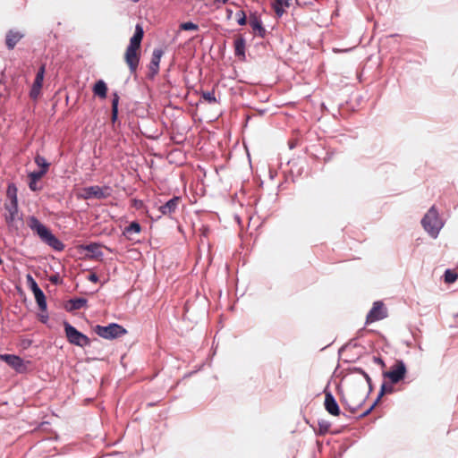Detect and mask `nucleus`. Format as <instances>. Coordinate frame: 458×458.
<instances>
[{
	"label": "nucleus",
	"mask_w": 458,
	"mask_h": 458,
	"mask_svg": "<svg viewBox=\"0 0 458 458\" xmlns=\"http://www.w3.org/2000/svg\"><path fill=\"white\" fill-rule=\"evenodd\" d=\"M406 366L403 360H395L388 371L383 372V377L385 378H388L390 384L386 382L382 384L375 404L385 394H391L394 392V386L392 385L397 384L403 380L406 375Z\"/></svg>",
	"instance_id": "nucleus-1"
},
{
	"label": "nucleus",
	"mask_w": 458,
	"mask_h": 458,
	"mask_svg": "<svg viewBox=\"0 0 458 458\" xmlns=\"http://www.w3.org/2000/svg\"><path fill=\"white\" fill-rule=\"evenodd\" d=\"M28 225L29 227L36 233L40 240L53 248L55 250H63L64 249V244L55 236L51 231L45 226L37 217L30 216L28 218Z\"/></svg>",
	"instance_id": "nucleus-2"
},
{
	"label": "nucleus",
	"mask_w": 458,
	"mask_h": 458,
	"mask_svg": "<svg viewBox=\"0 0 458 458\" xmlns=\"http://www.w3.org/2000/svg\"><path fill=\"white\" fill-rule=\"evenodd\" d=\"M5 222L10 230L18 232L23 226V220L18 213V203L16 196H13L11 202L5 205Z\"/></svg>",
	"instance_id": "nucleus-3"
},
{
	"label": "nucleus",
	"mask_w": 458,
	"mask_h": 458,
	"mask_svg": "<svg viewBox=\"0 0 458 458\" xmlns=\"http://www.w3.org/2000/svg\"><path fill=\"white\" fill-rule=\"evenodd\" d=\"M421 225L431 237L436 238L438 235L439 231L443 226V223L440 220L438 213L434 206L431 207L424 216L421 220Z\"/></svg>",
	"instance_id": "nucleus-4"
},
{
	"label": "nucleus",
	"mask_w": 458,
	"mask_h": 458,
	"mask_svg": "<svg viewBox=\"0 0 458 458\" xmlns=\"http://www.w3.org/2000/svg\"><path fill=\"white\" fill-rule=\"evenodd\" d=\"M95 332L98 335L105 339H114L124 335L126 329L116 323L109 324L108 326H96Z\"/></svg>",
	"instance_id": "nucleus-5"
},
{
	"label": "nucleus",
	"mask_w": 458,
	"mask_h": 458,
	"mask_svg": "<svg viewBox=\"0 0 458 458\" xmlns=\"http://www.w3.org/2000/svg\"><path fill=\"white\" fill-rule=\"evenodd\" d=\"M65 335L69 343L72 344L84 347L89 344V339L87 335L79 332L74 327L70 325L68 322L64 323Z\"/></svg>",
	"instance_id": "nucleus-6"
},
{
	"label": "nucleus",
	"mask_w": 458,
	"mask_h": 458,
	"mask_svg": "<svg viewBox=\"0 0 458 458\" xmlns=\"http://www.w3.org/2000/svg\"><path fill=\"white\" fill-rule=\"evenodd\" d=\"M0 360L7 363L11 368L18 373H24L28 369V364L21 357L13 354H0Z\"/></svg>",
	"instance_id": "nucleus-7"
},
{
	"label": "nucleus",
	"mask_w": 458,
	"mask_h": 458,
	"mask_svg": "<svg viewBox=\"0 0 458 458\" xmlns=\"http://www.w3.org/2000/svg\"><path fill=\"white\" fill-rule=\"evenodd\" d=\"M387 316V311L384 307L383 302L376 301L373 307L369 310L366 318V324H371L373 322L381 320Z\"/></svg>",
	"instance_id": "nucleus-8"
},
{
	"label": "nucleus",
	"mask_w": 458,
	"mask_h": 458,
	"mask_svg": "<svg viewBox=\"0 0 458 458\" xmlns=\"http://www.w3.org/2000/svg\"><path fill=\"white\" fill-rule=\"evenodd\" d=\"M342 403L352 413H355L360 408L363 403V397H357L354 392H350L342 396Z\"/></svg>",
	"instance_id": "nucleus-9"
},
{
	"label": "nucleus",
	"mask_w": 458,
	"mask_h": 458,
	"mask_svg": "<svg viewBox=\"0 0 458 458\" xmlns=\"http://www.w3.org/2000/svg\"><path fill=\"white\" fill-rule=\"evenodd\" d=\"M180 202L181 199L179 197L172 198L165 204L158 208L157 211L159 214L157 215V217L160 218L162 216H171L175 212Z\"/></svg>",
	"instance_id": "nucleus-10"
},
{
	"label": "nucleus",
	"mask_w": 458,
	"mask_h": 458,
	"mask_svg": "<svg viewBox=\"0 0 458 458\" xmlns=\"http://www.w3.org/2000/svg\"><path fill=\"white\" fill-rule=\"evenodd\" d=\"M324 406L326 411L333 415V416H339L340 415V408L338 403H336L335 397L331 394V392L325 391V401H324Z\"/></svg>",
	"instance_id": "nucleus-11"
},
{
	"label": "nucleus",
	"mask_w": 458,
	"mask_h": 458,
	"mask_svg": "<svg viewBox=\"0 0 458 458\" xmlns=\"http://www.w3.org/2000/svg\"><path fill=\"white\" fill-rule=\"evenodd\" d=\"M138 49L139 48H135L132 47H127L125 52V61L131 72H134L139 65L140 58L137 54Z\"/></svg>",
	"instance_id": "nucleus-12"
},
{
	"label": "nucleus",
	"mask_w": 458,
	"mask_h": 458,
	"mask_svg": "<svg viewBox=\"0 0 458 458\" xmlns=\"http://www.w3.org/2000/svg\"><path fill=\"white\" fill-rule=\"evenodd\" d=\"M24 38V33L15 30H10L7 31L5 36V45L9 50H12L15 47L17 43Z\"/></svg>",
	"instance_id": "nucleus-13"
},
{
	"label": "nucleus",
	"mask_w": 458,
	"mask_h": 458,
	"mask_svg": "<svg viewBox=\"0 0 458 458\" xmlns=\"http://www.w3.org/2000/svg\"><path fill=\"white\" fill-rule=\"evenodd\" d=\"M108 187L90 186L85 189L87 198L106 199L109 196Z\"/></svg>",
	"instance_id": "nucleus-14"
},
{
	"label": "nucleus",
	"mask_w": 458,
	"mask_h": 458,
	"mask_svg": "<svg viewBox=\"0 0 458 458\" xmlns=\"http://www.w3.org/2000/svg\"><path fill=\"white\" fill-rule=\"evenodd\" d=\"M164 52L160 48H155L152 53L149 69L153 75L157 74L159 70V64Z\"/></svg>",
	"instance_id": "nucleus-15"
},
{
	"label": "nucleus",
	"mask_w": 458,
	"mask_h": 458,
	"mask_svg": "<svg viewBox=\"0 0 458 458\" xmlns=\"http://www.w3.org/2000/svg\"><path fill=\"white\" fill-rule=\"evenodd\" d=\"M143 36H144L143 28L140 24H137L136 27H135L134 34L131 38L130 44H129L128 47H135V48H140V43H141L142 38H143Z\"/></svg>",
	"instance_id": "nucleus-16"
},
{
	"label": "nucleus",
	"mask_w": 458,
	"mask_h": 458,
	"mask_svg": "<svg viewBox=\"0 0 458 458\" xmlns=\"http://www.w3.org/2000/svg\"><path fill=\"white\" fill-rule=\"evenodd\" d=\"M167 159L170 163H174L176 165L183 164L185 160V155L179 148H174L167 154Z\"/></svg>",
	"instance_id": "nucleus-17"
},
{
	"label": "nucleus",
	"mask_w": 458,
	"mask_h": 458,
	"mask_svg": "<svg viewBox=\"0 0 458 458\" xmlns=\"http://www.w3.org/2000/svg\"><path fill=\"white\" fill-rule=\"evenodd\" d=\"M250 25L253 30L258 31V35L261 38L265 37L266 30L263 27L262 21L255 14L250 16Z\"/></svg>",
	"instance_id": "nucleus-18"
},
{
	"label": "nucleus",
	"mask_w": 458,
	"mask_h": 458,
	"mask_svg": "<svg viewBox=\"0 0 458 458\" xmlns=\"http://www.w3.org/2000/svg\"><path fill=\"white\" fill-rule=\"evenodd\" d=\"M246 41L243 37H239L234 40V54L236 56L245 59Z\"/></svg>",
	"instance_id": "nucleus-19"
},
{
	"label": "nucleus",
	"mask_w": 458,
	"mask_h": 458,
	"mask_svg": "<svg viewBox=\"0 0 458 458\" xmlns=\"http://www.w3.org/2000/svg\"><path fill=\"white\" fill-rule=\"evenodd\" d=\"M93 93L101 98H106L107 86L103 80H99L94 84Z\"/></svg>",
	"instance_id": "nucleus-20"
},
{
	"label": "nucleus",
	"mask_w": 458,
	"mask_h": 458,
	"mask_svg": "<svg viewBox=\"0 0 458 458\" xmlns=\"http://www.w3.org/2000/svg\"><path fill=\"white\" fill-rule=\"evenodd\" d=\"M87 304V300L84 298H77V299H72L68 301V305L66 306L67 310L72 311L80 310L83 307H85Z\"/></svg>",
	"instance_id": "nucleus-21"
},
{
	"label": "nucleus",
	"mask_w": 458,
	"mask_h": 458,
	"mask_svg": "<svg viewBox=\"0 0 458 458\" xmlns=\"http://www.w3.org/2000/svg\"><path fill=\"white\" fill-rule=\"evenodd\" d=\"M34 297H35V300H36L39 309L42 311L46 310H47V301H46V297H45L43 291L41 289L39 291L35 290Z\"/></svg>",
	"instance_id": "nucleus-22"
},
{
	"label": "nucleus",
	"mask_w": 458,
	"mask_h": 458,
	"mask_svg": "<svg viewBox=\"0 0 458 458\" xmlns=\"http://www.w3.org/2000/svg\"><path fill=\"white\" fill-rule=\"evenodd\" d=\"M119 96L116 92L113 94L112 98V120L114 122L117 119L118 115V104H119Z\"/></svg>",
	"instance_id": "nucleus-23"
},
{
	"label": "nucleus",
	"mask_w": 458,
	"mask_h": 458,
	"mask_svg": "<svg viewBox=\"0 0 458 458\" xmlns=\"http://www.w3.org/2000/svg\"><path fill=\"white\" fill-rule=\"evenodd\" d=\"M35 163L40 168V170H45L46 172H47L50 165V163H48L46 158L39 154H37L35 157Z\"/></svg>",
	"instance_id": "nucleus-24"
},
{
	"label": "nucleus",
	"mask_w": 458,
	"mask_h": 458,
	"mask_svg": "<svg viewBox=\"0 0 458 458\" xmlns=\"http://www.w3.org/2000/svg\"><path fill=\"white\" fill-rule=\"evenodd\" d=\"M141 230L140 225L138 222H131L124 230V233L131 235L132 233H139Z\"/></svg>",
	"instance_id": "nucleus-25"
},
{
	"label": "nucleus",
	"mask_w": 458,
	"mask_h": 458,
	"mask_svg": "<svg viewBox=\"0 0 458 458\" xmlns=\"http://www.w3.org/2000/svg\"><path fill=\"white\" fill-rule=\"evenodd\" d=\"M201 98L208 103H216L217 99L215 96V91H202L201 92Z\"/></svg>",
	"instance_id": "nucleus-26"
},
{
	"label": "nucleus",
	"mask_w": 458,
	"mask_h": 458,
	"mask_svg": "<svg viewBox=\"0 0 458 458\" xmlns=\"http://www.w3.org/2000/svg\"><path fill=\"white\" fill-rule=\"evenodd\" d=\"M44 75H45V65H41L36 74L33 83H35L36 86H38V85L42 86L43 81H44Z\"/></svg>",
	"instance_id": "nucleus-27"
},
{
	"label": "nucleus",
	"mask_w": 458,
	"mask_h": 458,
	"mask_svg": "<svg viewBox=\"0 0 458 458\" xmlns=\"http://www.w3.org/2000/svg\"><path fill=\"white\" fill-rule=\"evenodd\" d=\"M180 29L182 30H199V25L192 21H186L180 24Z\"/></svg>",
	"instance_id": "nucleus-28"
},
{
	"label": "nucleus",
	"mask_w": 458,
	"mask_h": 458,
	"mask_svg": "<svg viewBox=\"0 0 458 458\" xmlns=\"http://www.w3.org/2000/svg\"><path fill=\"white\" fill-rule=\"evenodd\" d=\"M41 89H42V86H40V85L36 86V84L33 83L32 87L30 90V98L36 100L40 95Z\"/></svg>",
	"instance_id": "nucleus-29"
},
{
	"label": "nucleus",
	"mask_w": 458,
	"mask_h": 458,
	"mask_svg": "<svg viewBox=\"0 0 458 458\" xmlns=\"http://www.w3.org/2000/svg\"><path fill=\"white\" fill-rule=\"evenodd\" d=\"M457 279V274L452 270L447 269L445 272V282L448 284L454 283Z\"/></svg>",
	"instance_id": "nucleus-30"
},
{
	"label": "nucleus",
	"mask_w": 458,
	"mask_h": 458,
	"mask_svg": "<svg viewBox=\"0 0 458 458\" xmlns=\"http://www.w3.org/2000/svg\"><path fill=\"white\" fill-rule=\"evenodd\" d=\"M46 174H47V172L45 170L39 169L38 171H34V172L30 173L28 177H29V179L39 181Z\"/></svg>",
	"instance_id": "nucleus-31"
},
{
	"label": "nucleus",
	"mask_w": 458,
	"mask_h": 458,
	"mask_svg": "<svg viewBox=\"0 0 458 458\" xmlns=\"http://www.w3.org/2000/svg\"><path fill=\"white\" fill-rule=\"evenodd\" d=\"M236 16H237V22L239 25L241 26H243L247 23V16H246V13L243 12V11H238L236 13Z\"/></svg>",
	"instance_id": "nucleus-32"
},
{
	"label": "nucleus",
	"mask_w": 458,
	"mask_h": 458,
	"mask_svg": "<svg viewBox=\"0 0 458 458\" xmlns=\"http://www.w3.org/2000/svg\"><path fill=\"white\" fill-rule=\"evenodd\" d=\"M284 8H286V6L284 5H279L276 4H275L274 5L275 13L278 17L283 16V14L284 13Z\"/></svg>",
	"instance_id": "nucleus-33"
},
{
	"label": "nucleus",
	"mask_w": 458,
	"mask_h": 458,
	"mask_svg": "<svg viewBox=\"0 0 458 458\" xmlns=\"http://www.w3.org/2000/svg\"><path fill=\"white\" fill-rule=\"evenodd\" d=\"M29 180H30L29 187L31 191H39L41 189L40 187L38 186V181H36L33 179H29Z\"/></svg>",
	"instance_id": "nucleus-34"
},
{
	"label": "nucleus",
	"mask_w": 458,
	"mask_h": 458,
	"mask_svg": "<svg viewBox=\"0 0 458 458\" xmlns=\"http://www.w3.org/2000/svg\"><path fill=\"white\" fill-rule=\"evenodd\" d=\"M29 280L31 281V290H32L33 293H35V290H37V291L40 290L38 284L33 280V278L30 276H29Z\"/></svg>",
	"instance_id": "nucleus-35"
},
{
	"label": "nucleus",
	"mask_w": 458,
	"mask_h": 458,
	"mask_svg": "<svg viewBox=\"0 0 458 458\" xmlns=\"http://www.w3.org/2000/svg\"><path fill=\"white\" fill-rule=\"evenodd\" d=\"M88 280L93 283H97L98 281V276L95 273H90L88 276Z\"/></svg>",
	"instance_id": "nucleus-36"
},
{
	"label": "nucleus",
	"mask_w": 458,
	"mask_h": 458,
	"mask_svg": "<svg viewBox=\"0 0 458 458\" xmlns=\"http://www.w3.org/2000/svg\"><path fill=\"white\" fill-rule=\"evenodd\" d=\"M276 4L284 5L286 7L290 6V0H275Z\"/></svg>",
	"instance_id": "nucleus-37"
},
{
	"label": "nucleus",
	"mask_w": 458,
	"mask_h": 458,
	"mask_svg": "<svg viewBox=\"0 0 458 458\" xmlns=\"http://www.w3.org/2000/svg\"><path fill=\"white\" fill-rule=\"evenodd\" d=\"M374 361L377 364H379L382 368H384L386 365H385V362L382 360L381 358H378V357H374Z\"/></svg>",
	"instance_id": "nucleus-38"
},
{
	"label": "nucleus",
	"mask_w": 458,
	"mask_h": 458,
	"mask_svg": "<svg viewBox=\"0 0 458 458\" xmlns=\"http://www.w3.org/2000/svg\"><path fill=\"white\" fill-rule=\"evenodd\" d=\"M361 372L364 375V377H365L368 384L369 385V386H371V379H370L369 376L367 373H365L364 371H361Z\"/></svg>",
	"instance_id": "nucleus-39"
},
{
	"label": "nucleus",
	"mask_w": 458,
	"mask_h": 458,
	"mask_svg": "<svg viewBox=\"0 0 458 458\" xmlns=\"http://www.w3.org/2000/svg\"><path fill=\"white\" fill-rule=\"evenodd\" d=\"M226 13H227V19H231L232 14H233V11L231 9H227Z\"/></svg>",
	"instance_id": "nucleus-40"
},
{
	"label": "nucleus",
	"mask_w": 458,
	"mask_h": 458,
	"mask_svg": "<svg viewBox=\"0 0 458 458\" xmlns=\"http://www.w3.org/2000/svg\"><path fill=\"white\" fill-rule=\"evenodd\" d=\"M47 318H47V316H41L40 320H41L43 323H46V322H47Z\"/></svg>",
	"instance_id": "nucleus-41"
},
{
	"label": "nucleus",
	"mask_w": 458,
	"mask_h": 458,
	"mask_svg": "<svg viewBox=\"0 0 458 458\" xmlns=\"http://www.w3.org/2000/svg\"><path fill=\"white\" fill-rule=\"evenodd\" d=\"M216 3L226 4L228 0H215Z\"/></svg>",
	"instance_id": "nucleus-42"
},
{
	"label": "nucleus",
	"mask_w": 458,
	"mask_h": 458,
	"mask_svg": "<svg viewBox=\"0 0 458 458\" xmlns=\"http://www.w3.org/2000/svg\"><path fill=\"white\" fill-rule=\"evenodd\" d=\"M243 148H244V150L246 151V153L249 155V153H248V148H247V145H246V144H243Z\"/></svg>",
	"instance_id": "nucleus-43"
},
{
	"label": "nucleus",
	"mask_w": 458,
	"mask_h": 458,
	"mask_svg": "<svg viewBox=\"0 0 458 458\" xmlns=\"http://www.w3.org/2000/svg\"><path fill=\"white\" fill-rule=\"evenodd\" d=\"M51 281H52V282H56V281H57V279H56V277H53V278L51 279Z\"/></svg>",
	"instance_id": "nucleus-44"
},
{
	"label": "nucleus",
	"mask_w": 458,
	"mask_h": 458,
	"mask_svg": "<svg viewBox=\"0 0 458 458\" xmlns=\"http://www.w3.org/2000/svg\"><path fill=\"white\" fill-rule=\"evenodd\" d=\"M294 146H295V145L291 144V145H290V148H293Z\"/></svg>",
	"instance_id": "nucleus-45"
},
{
	"label": "nucleus",
	"mask_w": 458,
	"mask_h": 458,
	"mask_svg": "<svg viewBox=\"0 0 458 458\" xmlns=\"http://www.w3.org/2000/svg\"><path fill=\"white\" fill-rule=\"evenodd\" d=\"M131 1H132V2H134V3H137V2H139L140 0H131Z\"/></svg>",
	"instance_id": "nucleus-46"
}]
</instances>
